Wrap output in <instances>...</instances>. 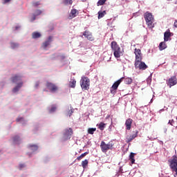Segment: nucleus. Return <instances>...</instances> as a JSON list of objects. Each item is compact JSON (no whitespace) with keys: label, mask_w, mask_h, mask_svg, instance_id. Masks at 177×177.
<instances>
[{"label":"nucleus","mask_w":177,"mask_h":177,"mask_svg":"<svg viewBox=\"0 0 177 177\" xmlns=\"http://www.w3.org/2000/svg\"><path fill=\"white\" fill-rule=\"evenodd\" d=\"M57 107L56 106H52L51 109H50V113H53L56 111Z\"/></svg>","instance_id":"nucleus-37"},{"label":"nucleus","mask_w":177,"mask_h":177,"mask_svg":"<svg viewBox=\"0 0 177 177\" xmlns=\"http://www.w3.org/2000/svg\"><path fill=\"white\" fill-rule=\"evenodd\" d=\"M138 136V131H136V133L132 136H128L127 138V142L129 143L130 142H131L134 138H136Z\"/></svg>","instance_id":"nucleus-20"},{"label":"nucleus","mask_w":177,"mask_h":177,"mask_svg":"<svg viewBox=\"0 0 177 177\" xmlns=\"http://www.w3.org/2000/svg\"><path fill=\"white\" fill-rule=\"evenodd\" d=\"M100 148L102 151L106 153L109 150H111L114 148V144L112 142H109L106 144L104 141H102Z\"/></svg>","instance_id":"nucleus-3"},{"label":"nucleus","mask_w":177,"mask_h":177,"mask_svg":"<svg viewBox=\"0 0 177 177\" xmlns=\"http://www.w3.org/2000/svg\"><path fill=\"white\" fill-rule=\"evenodd\" d=\"M10 46L12 49H16V48H19V44L16 42H11Z\"/></svg>","instance_id":"nucleus-28"},{"label":"nucleus","mask_w":177,"mask_h":177,"mask_svg":"<svg viewBox=\"0 0 177 177\" xmlns=\"http://www.w3.org/2000/svg\"><path fill=\"white\" fill-rule=\"evenodd\" d=\"M106 1H107V0H99V1H97V6H100L104 5V4L106 3Z\"/></svg>","instance_id":"nucleus-32"},{"label":"nucleus","mask_w":177,"mask_h":177,"mask_svg":"<svg viewBox=\"0 0 177 177\" xmlns=\"http://www.w3.org/2000/svg\"><path fill=\"white\" fill-rule=\"evenodd\" d=\"M75 86H76V80L75 79H71L69 82V87L75 88Z\"/></svg>","instance_id":"nucleus-24"},{"label":"nucleus","mask_w":177,"mask_h":177,"mask_svg":"<svg viewBox=\"0 0 177 177\" xmlns=\"http://www.w3.org/2000/svg\"><path fill=\"white\" fill-rule=\"evenodd\" d=\"M88 151H86V152H84V153H82L81 156H78L77 158V160H78V161H80V160H82V158H84V157H85L86 156H87V154H88Z\"/></svg>","instance_id":"nucleus-27"},{"label":"nucleus","mask_w":177,"mask_h":177,"mask_svg":"<svg viewBox=\"0 0 177 177\" xmlns=\"http://www.w3.org/2000/svg\"><path fill=\"white\" fill-rule=\"evenodd\" d=\"M65 57H66L65 55H61V59H64Z\"/></svg>","instance_id":"nucleus-46"},{"label":"nucleus","mask_w":177,"mask_h":177,"mask_svg":"<svg viewBox=\"0 0 177 177\" xmlns=\"http://www.w3.org/2000/svg\"><path fill=\"white\" fill-rule=\"evenodd\" d=\"M80 85L83 91H88L90 86V80L87 77H82L80 80Z\"/></svg>","instance_id":"nucleus-4"},{"label":"nucleus","mask_w":177,"mask_h":177,"mask_svg":"<svg viewBox=\"0 0 177 177\" xmlns=\"http://www.w3.org/2000/svg\"><path fill=\"white\" fill-rule=\"evenodd\" d=\"M36 15L35 14L32 15V17L30 19V21H35V20H36Z\"/></svg>","instance_id":"nucleus-41"},{"label":"nucleus","mask_w":177,"mask_h":177,"mask_svg":"<svg viewBox=\"0 0 177 177\" xmlns=\"http://www.w3.org/2000/svg\"><path fill=\"white\" fill-rule=\"evenodd\" d=\"M39 84H40L39 82H36L35 84V88H39Z\"/></svg>","instance_id":"nucleus-42"},{"label":"nucleus","mask_w":177,"mask_h":177,"mask_svg":"<svg viewBox=\"0 0 177 177\" xmlns=\"http://www.w3.org/2000/svg\"><path fill=\"white\" fill-rule=\"evenodd\" d=\"M169 163L170 169L176 172V176L177 177V156H174L172 159L168 160Z\"/></svg>","instance_id":"nucleus-6"},{"label":"nucleus","mask_w":177,"mask_h":177,"mask_svg":"<svg viewBox=\"0 0 177 177\" xmlns=\"http://www.w3.org/2000/svg\"><path fill=\"white\" fill-rule=\"evenodd\" d=\"M136 156V153L131 152L129 155V160L131 162V165H134L135 164V159H134V156Z\"/></svg>","instance_id":"nucleus-25"},{"label":"nucleus","mask_w":177,"mask_h":177,"mask_svg":"<svg viewBox=\"0 0 177 177\" xmlns=\"http://www.w3.org/2000/svg\"><path fill=\"white\" fill-rule=\"evenodd\" d=\"M46 86L52 93H55L59 89L56 84L49 82H46Z\"/></svg>","instance_id":"nucleus-8"},{"label":"nucleus","mask_w":177,"mask_h":177,"mask_svg":"<svg viewBox=\"0 0 177 177\" xmlns=\"http://www.w3.org/2000/svg\"><path fill=\"white\" fill-rule=\"evenodd\" d=\"M21 78L22 77L21 75H15L14 76H12L11 77V81L13 82V83H17L18 82H22L21 80Z\"/></svg>","instance_id":"nucleus-13"},{"label":"nucleus","mask_w":177,"mask_h":177,"mask_svg":"<svg viewBox=\"0 0 177 177\" xmlns=\"http://www.w3.org/2000/svg\"><path fill=\"white\" fill-rule=\"evenodd\" d=\"M136 60L135 62L142 60V55L140 48H135Z\"/></svg>","instance_id":"nucleus-10"},{"label":"nucleus","mask_w":177,"mask_h":177,"mask_svg":"<svg viewBox=\"0 0 177 177\" xmlns=\"http://www.w3.org/2000/svg\"><path fill=\"white\" fill-rule=\"evenodd\" d=\"M167 47V46L165 41H161V42L159 44V46H158L159 50H160V51H162V50L166 49Z\"/></svg>","instance_id":"nucleus-19"},{"label":"nucleus","mask_w":177,"mask_h":177,"mask_svg":"<svg viewBox=\"0 0 177 177\" xmlns=\"http://www.w3.org/2000/svg\"><path fill=\"white\" fill-rule=\"evenodd\" d=\"M53 41V37L49 36L48 39L42 44L43 48L46 49L50 45V43Z\"/></svg>","instance_id":"nucleus-11"},{"label":"nucleus","mask_w":177,"mask_h":177,"mask_svg":"<svg viewBox=\"0 0 177 177\" xmlns=\"http://www.w3.org/2000/svg\"><path fill=\"white\" fill-rule=\"evenodd\" d=\"M123 80L126 84H131L133 82V80L130 77H124Z\"/></svg>","instance_id":"nucleus-26"},{"label":"nucleus","mask_w":177,"mask_h":177,"mask_svg":"<svg viewBox=\"0 0 177 177\" xmlns=\"http://www.w3.org/2000/svg\"><path fill=\"white\" fill-rule=\"evenodd\" d=\"M134 66L136 69H139L140 71H145L147 68H148V66L142 61L135 62Z\"/></svg>","instance_id":"nucleus-7"},{"label":"nucleus","mask_w":177,"mask_h":177,"mask_svg":"<svg viewBox=\"0 0 177 177\" xmlns=\"http://www.w3.org/2000/svg\"><path fill=\"white\" fill-rule=\"evenodd\" d=\"M166 83L169 88H172V86L177 84V77L171 76L167 80H166Z\"/></svg>","instance_id":"nucleus-9"},{"label":"nucleus","mask_w":177,"mask_h":177,"mask_svg":"<svg viewBox=\"0 0 177 177\" xmlns=\"http://www.w3.org/2000/svg\"><path fill=\"white\" fill-rule=\"evenodd\" d=\"M122 81H124V77L120 78V80L116 81L115 83H113L112 86L110 88V93H111L113 95H116L117 89H118V86H120V84H121V82H122Z\"/></svg>","instance_id":"nucleus-5"},{"label":"nucleus","mask_w":177,"mask_h":177,"mask_svg":"<svg viewBox=\"0 0 177 177\" xmlns=\"http://www.w3.org/2000/svg\"><path fill=\"white\" fill-rule=\"evenodd\" d=\"M72 134H73V129L71 128L66 130L65 135L68 136H71Z\"/></svg>","instance_id":"nucleus-30"},{"label":"nucleus","mask_w":177,"mask_h":177,"mask_svg":"<svg viewBox=\"0 0 177 177\" xmlns=\"http://www.w3.org/2000/svg\"><path fill=\"white\" fill-rule=\"evenodd\" d=\"M132 123H133V120L131 118H128L126 120L125 126H126L127 130L129 131L131 129Z\"/></svg>","instance_id":"nucleus-16"},{"label":"nucleus","mask_w":177,"mask_h":177,"mask_svg":"<svg viewBox=\"0 0 177 177\" xmlns=\"http://www.w3.org/2000/svg\"><path fill=\"white\" fill-rule=\"evenodd\" d=\"M88 161L86 159L83 160L82 162V165L83 168H86V166H88Z\"/></svg>","instance_id":"nucleus-33"},{"label":"nucleus","mask_w":177,"mask_h":177,"mask_svg":"<svg viewBox=\"0 0 177 177\" xmlns=\"http://www.w3.org/2000/svg\"><path fill=\"white\" fill-rule=\"evenodd\" d=\"M42 14V11L40 10H35L34 15L39 16Z\"/></svg>","instance_id":"nucleus-35"},{"label":"nucleus","mask_w":177,"mask_h":177,"mask_svg":"<svg viewBox=\"0 0 177 177\" xmlns=\"http://www.w3.org/2000/svg\"><path fill=\"white\" fill-rule=\"evenodd\" d=\"M41 37V34L38 32H34L32 33V39H39Z\"/></svg>","instance_id":"nucleus-21"},{"label":"nucleus","mask_w":177,"mask_h":177,"mask_svg":"<svg viewBox=\"0 0 177 177\" xmlns=\"http://www.w3.org/2000/svg\"><path fill=\"white\" fill-rule=\"evenodd\" d=\"M174 120L172 119V120H169V122H168V124H169L170 125L173 126V124H174Z\"/></svg>","instance_id":"nucleus-40"},{"label":"nucleus","mask_w":177,"mask_h":177,"mask_svg":"<svg viewBox=\"0 0 177 177\" xmlns=\"http://www.w3.org/2000/svg\"><path fill=\"white\" fill-rule=\"evenodd\" d=\"M28 148L32 150V151H37L39 149L38 145H29Z\"/></svg>","instance_id":"nucleus-23"},{"label":"nucleus","mask_w":177,"mask_h":177,"mask_svg":"<svg viewBox=\"0 0 177 177\" xmlns=\"http://www.w3.org/2000/svg\"><path fill=\"white\" fill-rule=\"evenodd\" d=\"M96 130V128H89L88 130H87V133L90 135H93Z\"/></svg>","instance_id":"nucleus-29"},{"label":"nucleus","mask_w":177,"mask_h":177,"mask_svg":"<svg viewBox=\"0 0 177 177\" xmlns=\"http://www.w3.org/2000/svg\"><path fill=\"white\" fill-rule=\"evenodd\" d=\"M63 3L64 5H72L73 4V1L72 0H63Z\"/></svg>","instance_id":"nucleus-31"},{"label":"nucleus","mask_w":177,"mask_h":177,"mask_svg":"<svg viewBox=\"0 0 177 177\" xmlns=\"http://www.w3.org/2000/svg\"><path fill=\"white\" fill-rule=\"evenodd\" d=\"M10 0H4V3H7L10 2Z\"/></svg>","instance_id":"nucleus-45"},{"label":"nucleus","mask_w":177,"mask_h":177,"mask_svg":"<svg viewBox=\"0 0 177 177\" xmlns=\"http://www.w3.org/2000/svg\"><path fill=\"white\" fill-rule=\"evenodd\" d=\"M144 17L149 29L153 28H154V17L153 16V15L149 12H147L144 15Z\"/></svg>","instance_id":"nucleus-2"},{"label":"nucleus","mask_w":177,"mask_h":177,"mask_svg":"<svg viewBox=\"0 0 177 177\" xmlns=\"http://www.w3.org/2000/svg\"><path fill=\"white\" fill-rule=\"evenodd\" d=\"M111 48L112 50L113 51V55L115 58H120L121 54H122V52L121 51V47L118 45L117 41H113L111 43Z\"/></svg>","instance_id":"nucleus-1"},{"label":"nucleus","mask_w":177,"mask_h":177,"mask_svg":"<svg viewBox=\"0 0 177 177\" xmlns=\"http://www.w3.org/2000/svg\"><path fill=\"white\" fill-rule=\"evenodd\" d=\"M97 127L100 131H104L106 127V123H104V122H100L99 124H97Z\"/></svg>","instance_id":"nucleus-18"},{"label":"nucleus","mask_w":177,"mask_h":177,"mask_svg":"<svg viewBox=\"0 0 177 177\" xmlns=\"http://www.w3.org/2000/svg\"><path fill=\"white\" fill-rule=\"evenodd\" d=\"M26 167V165L25 164H20L19 165V169H22L23 168H25Z\"/></svg>","instance_id":"nucleus-43"},{"label":"nucleus","mask_w":177,"mask_h":177,"mask_svg":"<svg viewBox=\"0 0 177 177\" xmlns=\"http://www.w3.org/2000/svg\"><path fill=\"white\" fill-rule=\"evenodd\" d=\"M78 14L79 12L76 9L71 10V13L68 16L69 20H72V19L75 18Z\"/></svg>","instance_id":"nucleus-14"},{"label":"nucleus","mask_w":177,"mask_h":177,"mask_svg":"<svg viewBox=\"0 0 177 177\" xmlns=\"http://www.w3.org/2000/svg\"><path fill=\"white\" fill-rule=\"evenodd\" d=\"M171 37V32H170V30L168 29L164 33V41H168Z\"/></svg>","instance_id":"nucleus-15"},{"label":"nucleus","mask_w":177,"mask_h":177,"mask_svg":"<svg viewBox=\"0 0 177 177\" xmlns=\"http://www.w3.org/2000/svg\"><path fill=\"white\" fill-rule=\"evenodd\" d=\"M83 36H84V37L88 39V41H94V37L92 33L90 32L88 30L84 31V32H83Z\"/></svg>","instance_id":"nucleus-12"},{"label":"nucleus","mask_w":177,"mask_h":177,"mask_svg":"<svg viewBox=\"0 0 177 177\" xmlns=\"http://www.w3.org/2000/svg\"><path fill=\"white\" fill-rule=\"evenodd\" d=\"M174 26V28H177V20H175Z\"/></svg>","instance_id":"nucleus-44"},{"label":"nucleus","mask_w":177,"mask_h":177,"mask_svg":"<svg viewBox=\"0 0 177 177\" xmlns=\"http://www.w3.org/2000/svg\"><path fill=\"white\" fill-rule=\"evenodd\" d=\"M24 118L23 117H19L17 118V122H19L21 121H24Z\"/></svg>","instance_id":"nucleus-39"},{"label":"nucleus","mask_w":177,"mask_h":177,"mask_svg":"<svg viewBox=\"0 0 177 177\" xmlns=\"http://www.w3.org/2000/svg\"><path fill=\"white\" fill-rule=\"evenodd\" d=\"M32 6H34V7H37V6H40V5H41V3H40L39 1H33V2L32 3Z\"/></svg>","instance_id":"nucleus-34"},{"label":"nucleus","mask_w":177,"mask_h":177,"mask_svg":"<svg viewBox=\"0 0 177 177\" xmlns=\"http://www.w3.org/2000/svg\"><path fill=\"white\" fill-rule=\"evenodd\" d=\"M23 84H24L23 82H20L19 83H18L17 86L12 89V92L14 93H16V92H19V89L22 88Z\"/></svg>","instance_id":"nucleus-17"},{"label":"nucleus","mask_w":177,"mask_h":177,"mask_svg":"<svg viewBox=\"0 0 177 177\" xmlns=\"http://www.w3.org/2000/svg\"><path fill=\"white\" fill-rule=\"evenodd\" d=\"M19 140H20V138L18 136L14 137V138H13V140L15 142H17L18 141H19Z\"/></svg>","instance_id":"nucleus-38"},{"label":"nucleus","mask_w":177,"mask_h":177,"mask_svg":"<svg viewBox=\"0 0 177 177\" xmlns=\"http://www.w3.org/2000/svg\"><path fill=\"white\" fill-rule=\"evenodd\" d=\"M98 14V17L97 18L99 19H102V17H104L106 15V10H104V11H99L97 12Z\"/></svg>","instance_id":"nucleus-22"},{"label":"nucleus","mask_w":177,"mask_h":177,"mask_svg":"<svg viewBox=\"0 0 177 177\" xmlns=\"http://www.w3.org/2000/svg\"><path fill=\"white\" fill-rule=\"evenodd\" d=\"M73 113V109L71 107V109H69V111H68L67 115H69V117H71Z\"/></svg>","instance_id":"nucleus-36"}]
</instances>
